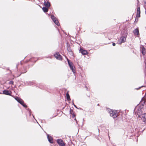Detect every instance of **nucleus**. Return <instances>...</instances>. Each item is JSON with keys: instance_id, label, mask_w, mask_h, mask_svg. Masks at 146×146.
I'll use <instances>...</instances> for the list:
<instances>
[{"instance_id": "9d476101", "label": "nucleus", "mask_w": 146, "mask_h": 146, "mask_svg": "<svg viewBox=\"0 0 146 146\" xmlns=\"http://www.w3.org/2000/svg\"><path fill=\"white\" fill-rule=\"evenodd\" d=\"M47 138L49 142L50 143H53L54 142L53 138L51 136H50L49 134H47Z\"/></svg>"}, {"instance_id": "c85d7f7f", "label": "nucleus", "mask_w": 146, "mask_h": 146, "mask_svg": "<svg viewBox=\"0 0 146 146\" xmlns=\"http://www.w3.org/2000/svg\"><path fill=\"white\" fill-rule=\"evenodd\" d=\"M21 98H19L18 97H17V96H16L15 98V99L18 102L19 101V100H20V99H21Z\"/></svg>"}, {"instance_id": "f257e3e1", "label": "nucleus", "mask_w": 146, "mask_h": 146, "mask_svg": "<svg viewBox=\"0 0 146 146\" xmlns=\"http://www.w3.org/2000/svg\"><path fill=\"white\" fill-rule=\"evenodd\" d=\"M108 111L110 113V116L114 118L118 116V113L116 111L110 109H108Z\"/></svg>"}, {"instance_id": "c756f323", "label": "nucleus", "mask_w": 146, "mask_h": 146, "mask_svg": "<svg viewBox=\"0 0 146 146\" xmlns=\"http://www.w3.org/2000/svg\"><path fill=\"white\" fill-rule=\"evenodd\" d=\"M21 98H19L18 97H17V96H16L15 98V99L18 102L19 101V100H20V99H21Z\"/></svg>"}, {"instance_id": "de8ad7c7", "label": "nucleus", "mask_w": 146, "mask_h": 146, "mask_svg": "<svg viewBox=\"0 0 146 146\" xmlns=\"http://www.w3.org/2000/svg\"><path fill=\"white\" fill-rule=\"evenodd\" d=\"M73 101H74V100H72V103L73 102Z\"/></svg>"}, {"instance_id": "b1692460", "label": "nucleus", "mask_w": 146, "mask_h": 146, "mask_svg": "<svg viewBox=\"0 0 146 146\" xmlns=\"http://www.w3.org/2000/svg\"><path fill=\"white\" fill-rule=\"evenodd\" d=\"M57 143L59 145L60 144H61V142H62L63 140L60 139H58L57 140Z\"/></svg>"}, {"instance_id": "f3484780", "label": "nucleus", "mask_w": 146, "mask_h": 146, "mask_svg": "<svg viewBox=\"0 0 146 146\" xmlns=\"http://www.w3.org/2000/svg\"><path fill=\"white\" fill-rule=\"evenodd\" d=\"M44 5L45 6V7H46L47 8H49L50 5V3L49 1L46 2L44 1Z\"/></svg>"}, {"instance_id": "09e8293b", "label": "nucleus", "mask_w": 146, "mask_h": 146, "mask_svg": "<svg viewBox=\"0 0 146 146\" xmlns=\"http://www.w3.org/2000/svg\"><path fill=\"white\" fill-rule=\"evenodd\" d=\"M144 129H143V130L142 131H143Z\"/></svg>"}, {"instance_id": "6e6552de", "label": "nucleus", "mask_w": 146, "mask_h": 146, "mask_svg": "<svg viewBox=\"0 0 146 146\" xmlns=\"http://www.w3.org/2000/svg\"><path fill=\"white\" fill-rule=\"evenodd\" d=\"M29 65L27 66H24L21 70L22 73H25L27 72V70L29 68Z\"/></svg>"}, {"instance_id": "4be33fe9", "label": "nucleus", "mask_w": 146, "mask_h": 146, "mask_svg": "<svg viewBox=\"0 0 146 146\" xmlns=\"http://www.w3.org/2000/svg\"><path fill=\"white\" fill-rule=\"evenodd\" d=\"M43 11L45 13L47 12L48 10V8L46 7H44L42 8Z\"/></svg>"}, {"instance_id": "39448f33", "label": "nucleus", "mask_w": 146, "mask_h": 146, "mask_svg": "<svg viewBox=\"0 0 146 146\" xmlns=\"http://www.w3.org/2000/svg\"><path fill=\"white\" fill-rule=\"evenodd\" d=\"M54 56L57 60H62V56L58 52H56L54 54Z\"/></svg>"}, {"instance_id": "423d86ee", "label": "nucleus", "mask_w": 146, "mask_h": 146, "mask_svg": "<svg viewBox=\"0 0 146 146\" xmlns=\"http://www.w3.org/2000/svg\"><path fill=\"white\" fill-rule=\"evenodd\" d=\"M66 47L67 48V50L69 52V53L70 54V55L72 56L73 54V52L72 51L70 46L68 42L66 43Z\"/></svg>"}, {"instance_id": "c9c22d12", "label": "nucleus", "mask_w": 146, "mask_h": 146, "mask_svg": "<svg viewBox=\"0 0 146 146\" xmlns=\"http://www.w3.org/2000/svg\"><path fill=\"white\" fill-rule=\"evenodd\" d=\"M112 45L113 46H115V43L114 42H113Z\"/></svg>"}, {"instance_id": "f704fd0d", "label": "nucleus", "mask_w": 146, "mask_h": 146, "mask_svg": "<svg viewBox=\"0 0 146 146\" xmlns=\"http://www.w3.org/2000/svg\"><path fill=\"white\" fill-rule=\"evenodd\" d=\"M29 116H31V110H30V109H29Z\"/></svg>"}, {"instance_id": "dca6fc26", "label": "nucleus", "mask_w": 146, "mask_h": 146, "mask_svg": "<svg viewBox=\"0 0 146 146\" xmlns=\"http://www.w3.org/2000/svg\"><path fill=\"white\" fill-rule=\"evenodd\" d=\"M141 52L142 53L143 55H145V50L146 48H145L143 46L141 47Z\"/></svg>"}, {"instance_id": "cd10ccee", "label": "nucleus", "mask_w": 146, "mask_h": 146, "mask_svg": "<svg viewBox=\"0 0 146 146\" xmlns=\"http://www.w3.org/2000/svg\"><path fill=\"white\" fill-rule=\"evenodd\" d=\"M23 107L26 108L27 107V106L24 103V102L21 104Z\"/></svg>"}, {"instance_id": "ea45409f", "label": "nucleus", "mask_w": 146, "mask_h": 146, "mask_svg": "<svg viewBox=\"0 0 146 146\" xmlns=\"http://www.w3.org/2000/svg\"><path fill=\"white\" fill-rule=\"evenodd\" d=\"M72 105H73L74 106V105H75L74 103V102H73L72 103Z\"/></svg>"}, {"instance_id": "f8f14e48", "label": "nucleus", "mask_w": 146, "mask_h": 146, "mask_svg": "<svg viewBox=\"0 0 146 146\" xmlns=\"http://www.w3.org/2000/svg\"><path fill=\"white\" fill-rule=\"evenodd\" d=\"M37 60L35 59L34 58H30L29 60H27L26 62H33V64H32V66H33L34 64V63H35L36 61Z\"/></svg>"}, {"instance_id": "e433bc0d", "label": "nucleus", "mask_w": 146, "mask_h": 146, "mask_svg": "<svg viewBox=\"0 0 146 146\" xmlns=\"http://www.w3.org/2000/svg\"><path fill=\"white\" fill-rule=\"evenodd\" d=\"M74 107L76 108L77 109H78V108L77 107V106L76 105H74Z\"/></svg>"}, {"instance_id": "7c9ffc66", "label": "nucleus", "mask_w": 146, "mask_h": 146, "mask_svg": "<svg viewBox=\"0 0 146 146\" xmlns=\"http://www.w3.org/2000/svg\"><path fill=\"white\" fill-rule=\"evenodd\" d=\"M13 83H14V82L12 80L10 81L9 82V84H13Z\"/></svg>"}, {"instance_id": "ddd939ff", "label": "nucleus", "mask_w": 146, "mask_h": 146, "mask_svg": "<svg viewBox=\"0 0 146 146\" xmlns=\"http://www.w3.org/2000/svg\"><path fill=\"white\" fill-rule=\"evenodd\" d=\"M140 9L139 7L137 8V14L136 17H140Z\"/></svg>"}, {"instance_id": "aec40b11", "label": "nucleus", "mask_w": 146, "mask_h": 146, "mask_svg": "<svg viewBox=\"0 0 146 146\" xmlns=\"http://www.w3.org/2000/svg\"><path fill=\"white\" fill-rule=\"evenodd\" d=\"M69 67L70 69L72 71V72L74 73H75L76 72V71L74 69L75 66L73 65H72Z\"/></svg>"}, {"instance_id": "bb28decb", "label": "nucleus", "mask_w": 146, "mask_h": 146, "mask_svg": "<svg viewBox=\"0 0 146 146\" xmlns=\"http://www.w3.org/2000/svg\"><path fill=\"white\" fill-rule=\"evenodd\" d=\"M60 143L61 144L59 145L60 146H65L66 145V144L63 142V141L62 142H61Z\"/></svg>"}, {"instance_id": "f03ea898", "label": "nucleus", "mask_w": 146, "mask_h": 146, "mask_svg": "<svg viewBox=\"0 0 146 146\" xmlns=\"http://www.w3.org/2000/svg\"><path fill=\"white\" fill-rule=\"evenodd\" d=\"M141 113H137L139 118H141L142 120L145 123L146 122V113L141 114Z\"/></svg>"}, {"instance_id": "a878e982", "label": "nucleus", "mask_w": 146, "mask_h": 146, "mask_svg": "<svg viewBox=\"0 0 146 146\" xmlns=\"http://www.w3.org/2000/svg\"><path fill=\"white\" fill-rule=\"evenodd\" d=\"M25 84L26 86L29 85L30 86V81L28 82L27 81L26 82H25Z\"/></svg>"}, {"instance_id": "393cba45", "label": "nucleus", "mask_w": 146, "mask_h": 146, "mask_svg": "<svg viewBox=\"0 0 146 146\" xmlns=\"http://www.w3.org/2000/svg\"><path fill=\"white\" fill-rule=\"evenodd\" d=\"M24 102L23 101V100L22 99H21V98L20 99V100H19V101L18 102L19 103L21 104H22V103H23Z\"/></svg>"}, {"instance_id": "4c0bfd02", "label": "nucleus", "mask_w": 146, "mask_h": 146, "mask_svg": "<svg viewBox=\"0 0 146 146\" xmlns=\"http://www.w3.org/2000/svg\"><path fill=\"white\" fill-rule=\"evenodd\" d=\"M48 58H52V57L51 56H48Z\"/></svg>"}, {"instance_id": "58836bf2", "label": "nucleus", "mask_w": 146, "mask_h": 146, "mask_svg": "<svg viewBox=\"0 0 146 146\" xmlns=\"http://www.w3.org/2000/svg\"><path fill=\"white\" fill-rule=\"evenodd\" d=\"M86 89L87 90H88V88L86 86Z\"/></svg>"}, {"instance_id": "a19ab883", "label": "nucleus", "mask_w": 146, "mask_h": 146, "mask_svg": "<svg viewBox=\"0 0 146 146\" xmlns=\"http://www.w3.org/2000/svg\"><path fill=\"white\" fill-rule=\"evenodd\" d=\"M146 92L145 93V96H145V98H146V97H145V96H146Z\"/></svg>"}, {"instance_id": "79ce46f5", "label": "nucleus", "mask_w": 146, "mask_h": 146, "mask_svg": "<svg viewBox=\"0 0 146 146\" xmlns=\"http://www.w3.org/2000/svg\"><path fill=\"white\" fill-rule=\"evenodd\" d=\"M74 120H76V122L77 123V120H76V118H75V119H74Z\"/></svg>"}, {"instance_id": "37998d69", "label": "nucleus", "mask_w": 146, "mask_h": 146, "mask_svg": "<svg viewBox=\"0 0 146 146\" xmlns=\"http://www.w3.org/2000/svg\"><path fill=\"white\" fill-rule=\"evenodd\" d=\"M32 115L33 116V117L34 118V115L33 114H32Z\"/></svg>"}, {"instance_id": "2f4dec72", "label": "nucleus", "mask_w": 146, "mask_h": 146, "mask_svg": "<svg viewBox=\"0 0 146 146\" xmlns=\"http://www.w3.org/2000/svg\"><path fill=\"white\" fill-rule=\"evenodd\" d=\"M72 115V118H74V117L76 116L75 114L74 113H72V114H71Z\"/></svg>"}, {"instance_id": "0eeeda50", "label": "nucleus", "mask_w": 146, "mask_h": 146, "mask_svg": "<svg viewBox=\"0 0 146 146\" xmlns=\"http://www.w3.org/2000/svg\"><path fill=\"white\" fill-rule=\"evenodd\" d=\"M127 35V33H126L124 36H122L121 37V41L119 43L120 44H121L122 43L125 42Z\"/></svg>"}, {"instance_id": "6ab92c4d", "label": "nucleus", "mask_w": 146, "mask_h": 146, "mask_svg": "<svg viewBox=\"0 0 146 146\" xmlns=\"http://www.w3.org/2000/svg\"><path fill=\"white\" fill-rule=\"evenodd\" d=\"M139 108L138 109V111L137 113H142L141 110V109L143 108V105H140V106H139Z\"/></svg>"}, {"instance_id": "4468645a", "label": "nucleus", "mask_w": 146, "mask_h": 146, "mask_svg": "<svg viewBox=\"0 0 146 146\" xmlns=\"http://www.w3.org/2000/svg\"><path fill=\"white\" fill-rule=\"evenodd\" d=\"M79 51L83 55H86L88 54V52L86 50H84L80 48Z\"/></svg>"}, {"instance_id": "a211bd4d", "label": "nucleus", "mask_w": 146, "mask_h": 146, "mask_svg": "<svg viewBox=\"0 0 146 146\" xmlns=\"http://www.w3.org/2000/svg\"><path fill=\"white\" fill-rule=\"evenodd\" d=\"M145 84L143 86H141L139 87L138 88H136V89L138 90L141 88H143V90H146V81L145 82Z\"/></svg>"}, {"instance_id": "412c9836", "label": "nucleus", "mask_w": 146, "mask_h": 146, "mask_svg": "<svg viewBox=\"0 0 146 146\" xmlns=\"http://www.w3.org/2000/svg\"><path fill=\"white\" fill-rule=\"evenodd\" d=\"M66 97L67 100L68 101H70L71 100V99L70 97V96L68 93V91L66 94Z\"/></svg>"}, {"instance_id": "c03bdc74", "label": "nucleus", "mask_w": 146, "mask_h": 146, "mask_svg": "<svg viewBox=\"0 0 146 146\" xmlns=\"http://www.w3.org/2000/svg\"><path fill=\"white\" fill-rule=\"evenodd\" d=\"M145 14L146 15V10L145 11Z\"/></svg>"}, {"instance_id": "20e7f679", "label": "nucleus", "mask_w": 146, "mask_h": 146, "mask_svg": "<svg viewBox=\"0 0 146 146\" xmlns=\"http://www.w3.org/2000/svg\"><path fill=\"white\" fill-rule=\"evenodd\" d=\"M51 18L53 22L58 26L60 25V23L57 19L53 15H51Z\"/></svg>"}, {"instance_id": "a18cd8bd", "label": "nucleus", "mask_w": 146, "mask_h": 146, "mask_svg": "<svg viewBox=\"0 0 146 146\" xmlns=\"http://www.w3.org/2000/svg\"><path fill=\"white\" fill-rule=\"evenodd\" d=\"M99 104H98L97 106H99Z\"/></svg>"}, {"instance_id": "5701e85b", "label": "nucleus", "mask_w": 146, "mask_h": 146, "mask_svg": "<svg viewBox=\"0 0 146 146\" xmlns=\"http://www.w3.org/2000/svg\"><path fill=\"white\" fill-rule=\"evenodd\" d=\"M66 59L68 64V65L69 66L73 65L72 63L70 61L68 58H66Z\"/></svg>"}, {"instance_id": "7ed1b4c3", "label": "nucleus", "mask_w": 146, "mask_h": 146, "mask_svg": "<svg viewBox=\"0 0 146 146\" xmlns=\"http://www.w3.org/2000/svg\"><path fill=\"white\" fill-rule=\"evenodd\" d=\"M30 86H36V87H38L39 88L41 89L46 90V88L45 86L44 85H40L39 86H38L37 84H36L35 82L33 81H30Z\"/></svg>"}, {"instance_id": "72a5a7b5", "label": "nucleus", "mask_w": 146, "mask_h": 146, "mask_svg": "<svg viewBox=\"0 0 146 146\" xmlns=\"http://www.w3.org/2000/svg\"><path fill=\"white\" fill-rule=\"evenodd\" d=\"M20 64H21V61H20V62H19L17 64V65H16V68H18V66Z\"/></svg>"}, {"instance_id": "1a4fd4ad", "label": "nucleus", "mask_w": 146, "mask_h": 146, "mask_svg": "<svg viewBox=\"0 0 146 146\" xmlns=\"http://www.w3.org/2000/svg\"><path fill=\"white\" fill-rule=\"evenodd\" d=\"M3 94L11 96L12 95V92L11 91H9L7 90H5L3 91Z\"/></svg>"}, {"instance_id": "2eb2a0df", "label": "nucleus", "mask_w": 146, "mask_h": 146, "mask_svg": "<svg viewBox=\"0 0 146 146\" xmlns=\"http://www.w3.org/2000/svg\"><path fill=\"white\" fill-rule=\"evenodd\" d=\"M133 33L135 35H139V33L138 29L136 28L133 31Z\"/></svg>"}, {"instance_id": "473e14b6", "label": "nucleus", "mask_w": 146, "mask_h": 146, "mask_svg": "<svg viewBox=\"0 0 146 146\" xmlns=\"http://www.w3.org/2000/svg\"><path fill=\"white\" fill-rule=\"evenodd\" d=\"M73 113V111L71 109V108H70V114H72V113Z\"/></svg>"}, {"instance_id": "9b49d317", "label": "nucleus", "mask_w": 146, "mask_h": 146, "mask_svg": "<svg viewBox=\"0 0 146 146\" xmlns=\"http://www.w3.org/2000/svg\"><path fill=\"white\" fill-rule=\"evenodd\" d=\"M146 100V98H145V96H144L142 98L141 101L140 102L139 104L141 105H143L144 106Z\"/></svg>"}, {"instance_id": "49530a36", "label": "nucleus", "mask_w": 146, "mask_h": 146, "mask_svg": "<svg viewBox=\"0 0 146 146\" xmlns=\"http://www.w3.org/2000/svg\"><path fill=\"white\" fill-rule=\"evenodd\" d=\"M98 129V131H99V129Z\"/></svg>"}]
</instances>
